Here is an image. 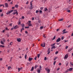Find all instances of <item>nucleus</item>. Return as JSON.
Instances as JSON below:
<instances>
[{
  "label": "nucleus",
  "instance_id": "f3484780",
  "mask_svg": "<svg viewBox=\"0 0 73 73\" xmlns=\"http://www.w3.org/2000/svg\"><path fill=\"white\" fill-rule=\"evenodd\" d=\"M18 7H19V5H15V8H17Z\"/></svg>",
  "mask_w": 73,
  "mask_h": 73
},
{
  "label": "nucleus",
  "instance_id": "8fccbe9b",
  "mask_svg": "<svg viewBox=\"0 0 73 73\" xmlns=\"http://www.w3.org/2000/svg\"><path fill=\"white\" fill-rule=\"evenodd\" d=\"M68 46H66V49H68Z\"/></svg>",
  "mask_w": 73,
  "mask_h": 73
},
{
  "label": "nucleus",
  "instance_id": "69168bd1",
  "mask_svg": "<svg viewBox=\"0 0 73 73\" xmlns=\"http://www.w3.org/2000/svg\"><path fill=\"white\" fill-rule=\"evenodd\" d=\"M34 19H35V18L34 17H33L32 18V20H34Z\"/></svg>",
  "mask_w": 73,
  "mask_h": 73
},
{
  "label": "nucleus",
  "instance_id": "473e14b6",
  "mask_svg": "<svg viewBox=\"0 0 73 73\" xmlns=\"http://www.w3.org/2000/svg\"><path fill=\"white\" fill-rule=\"evenodd\" d=\"M2 40H3V42H5L6 40H5V39H4V38H3L2 39Z\"/></svg>",
  "mask_w": 73,
  "mask_h": 73
},
{
  "label": "nucleus",
  "instance_id": "de8ad7c7",
  "mask_svg": "<svg viewBox=\"0 0 73 73\" xmlns=\"http://www.w3.org/2000/svg\"><path fill=\"white\" fill-rule=\"evenodd\" d=\"M45 36V35H43V37H44V38H46V36Z\"/></svg>",
  "mask_w": 73,
  "mask_h": 73
},
{
  "label": "nucleus",
  "instance_id": "412c9836",
  "mask_svg": "<svg viewBox=\"0 0 73 73\" xmlns=\"http://www.w3.org/2000/svg\"><path fill=\"white\" fill-rule=\"evenodd\" d=\"M72 50V48H70L68 50V52H70Z\"/></svg>",
  "mask_w": 73,
  "mask_h": 73
},
{
  "label": "nucleus",
  "instance_id": "7ed1b4c3",
  "mask_svg": "<svg viewBox=\"0 0 73 73\" xmlns=\"http://www.w3.org/2000/svg\"><path fill=\"white\" fill-rule=\"evenodd\" d=\"M17 41L19 42H20L21 41V39L20 38H17Z\"/></svg>",
  "mask_w": 73,
  "mask_h": 73
},
{
  "label": "nucleus",
  "instance_id": "2f4dec72",
  "mask_svg": "<svg viewBox=\"0 0 73 73\" xmlns=\"http://www.w3.org/2000/svg\"><path fill=\"white\" fill-rule=\"evenodd\" d=\"M10 45H13V42H11L10 43Z\"/></svg>",
  "mask_w": 73,
  "mask_h": 73
},
{
  "label": "nucleus",
  "instance_id": "cd10ccee",
  "mask_svg": "<svg viewBox=\"0 0 73 73\" xmlns=\"http://www.w3.org/2000/svg\"><path fill=\"white\" fill-rule=\"evenodd\" d=\"M23 30H24V29L23 28H22L21 30V32H22V31H23Z\"/></svg>",
  "mask_w": 73,
  "mask_h": 73
},
{
  "label": "nucleus",
  "instance_id": "a211bd4d",
  "mask_svg": "<svg viewBox=\"0 0 73 73\" xmlns=\"http://www.w3.org/2000/svg\"><path fill=\"white\" fill-rule=\"evenodd\" d=\"M21 25H22V28H24V27H25V25H24V24H22Z\"/></svg>",
  "mask_w": 73,
  "mask_h": 73
},
{
  "label": "nucleus",
  "instance_id": "58836bf2",
  "mask_svg": "<svg viewBox=\"0 0 73 73\" xmlns=\"http://www.w3.org/2000/svg\"><path fill=\"white\" fill-rule=\"evenodd\" d=\"M42 11L41 10L39 11V13H41V14L42 13Z\"/></svg>",
  "mask_w": 73,
  "mask_h": 73
},
{
  "label": "nucleus",
  "instance_id": "e433bc0d",
  "mask_svg": "<svg viewBox=\"0 0 73 73\" xmlns=\"http://www.w3.org/2000/svg\"><path fill=\"white\" fill-rule=\"evenodd\" d=\"M55 53L56 54H57L58 53V51H56Z\"/></svg>",
  "mask_w": 73,
  "mask_h": 73
},
{
  "label": "nucleus",
  "instance_id": "6e6d98bb",
  "mask_svg": "<svg viewBox=\"0 0 73 73\" xmlns=\"http://www.w3.org/2000/svg\"><path fill=\"white\" fill-rule=\"evenodd\" d=\"M25 28H27V29H28V28H29V26L28 27H25Z\"/></svg>",
  "mask_w": 73,
  "mask_h": 73
},
{
  "label": "nucleus",
  "instance_id": "f8f14e48",
  "mask_svg": "<svg viewBox=\"0 0 73 73\" xmlns=\"http://www.w3.org/2000/svg\"><path fill=\"white\" fill-rule=\"evenodd\" d=\"M23 69V67H21V68H18V70L19 72H20V70H21V69Z\"/></svg>",
  "mask_w": 73,
  "mask_h": 73
},
{
  "label": "nucleus",
  "instance_id": "ddd939ff",
  "mask_svg": "<svg viewBox=\"0 0 73 73\" xmlns=\"http://www.w3.org/2000/svg\"><path fill=\"white\" fill-rule=\"evenodd\" d=\"M57 48V46L56 47H55V46H52V47L51 48V49H55V48Z\"/></svg>",
  "mask_w": 73,
  "mask_h": 73
},
{
  "label": "nucleus",
  "instance_id": "338daca9",
  "mask_svg": "<svg viewBox=\"0 0 73 73\" xmlns=\"http://www.w3.org/2000/svg\"><path fill=\"white\" fill-rule=\"evenodd\" d=\"M15 7H12V9H15Z\"/></svg>",
  "mask_w": 73,
  "mask_h": 73
},
{
  "label": "nucleus",
  "instance_id": "c756f323",
  "mask_svg": "<svg viewBox=\"0 0 73 73\" xmlns=\"http://www.w3.org/2000/svg\"><path fill=\"white\" fill-rule=\"evenodd\" d=\"M40 54H37V57H38V58H39L40 57Z\"/></svg>",
  "mask_w": 73,
  "mask_h": 73
},
{
  "label": "nucleus",
  "instance_id": "5fc2aeb1",
  "mask_svg": "<svg viewBox=\"0 0 73 73\" xmlns=\"http://www.w3.org/2000/svg\"><path fill=\"white\" fill-rule=\"evenodd\" d=\"M64 36H62V37H61V39L63 40H64Z\"/></svg>",
  "mask_w": 73,
  "mask_h": 73
},
{
  "label": "nucleus",
  "instance_id": "052dcab7",
  "mask_svg": "<svg viewBox=\"0 0 73 73\" xmlns=\"http://www.w3.org/2000/svg\"><path fill=\"white\" fill-rule=\"evenodd\" d=\"M13 29H14V27H13L11 29V31H12V30H13Z\"/></svg>",
  "mask_w": 73,
  "mask_h": 73
},
{
  "label": "nucleus",
  "instance_id": "72a5a7b5",
  "mask_svg": "<svg viewBox=\"0 0 73 73\" xmlns=\"http://www.w3.org/2000/svg\"><path fill=\"white\" fill-rule=\"evenodd\" d=\"M40 29H43V27L41 26L40 27Z\"/></svg>",
  "mask_w": 73,
  "mask_h": 73
},
{
  "label": "nucleus",
  "instance_id": "20e7f679",
  "mask_svg": "<svg viewBox=\"0 0 73 73\" xmlns=\"http://www.w3.org/2000/svg\"><path fill=\"white\" fill-rule=\"evenodd\" d=\"M45 69L46 70V71H47L48 73H49V72H50V69H48V68H45Z\"/></svg>",
  "mask_w": 73,
  "mask_h": 73
},
{
  "label": "nucleus",
  "instance_id": "b1692460",
  "mask_svg": "<svg viewBox=\"0 0 73 73\" xmlns=\"http://www.w3.org/2000/svg\"><path fill=\"white\" fill-rule=\"evenodd\" d=\"M11 13V11H9L7 13H6V15H8V14H9Z\"/></svg>",
  "mask_w": 73,
  "mask_h": 73
},
{
  "label": "nucleus",
  "instance_id": "bf43d9fd",
  "mask_svg": "<svg viewBox=\"0 0 73 73\" xmlns=\"http://www.w3.org/2000/svg\"><path fill=\"white\" fill-rule=\"evenodd\" d=\"M5 30H8V31H9V29H8V28L6 27L5 28Z\"/></svg>",
  "mask_w": 73,
  "mask_h": 73
},
{
  "label": "nucleus",
  "instance_id": "2eb2a0df",
  "mask_svg": "<svg viewBox=\"0 0 73 73\" xmlns=\"http://www.w3.org/2000/svg\"><path fill=\"white\" fill-rule=\"evenodd\" d=\"M48 53L47 54H49V53H50V49L49 48L48 49Z\"/></svg>",
  "mask_w": 73,
  "mask_h": 73
},
{
  "label": "nucleus",
  "instance_id": "393cba45",
  "mask_svg": "<svg viewBox=\"0 0 73 73\" xmlns=\"http://www.w3.org/2000/svg\"><path fill=\"white\" fill-rule=\"evenodd\" d=\"M34 70V67H33L31 69V71H33Z\"/></svg>",
  "mask_w": 73,
  "mask_h": 73
},
{
  "label": "nucleus",
  "instance_id": "37998d69",
  "mask_svg": "<svg viewBox=\"0 0 73 73\" xmlns=\"http://www.w3.org/2000/svg\"><path fill=\"white\" fill-rule=\"evenodd\" d=\"M39 12V11H38V10H36V13H38V12Z\"/></svg>",
  "mask_w": 73,
  "mask_h": 73
},
{
  "label": "nucleus",
  "instance_id": "13d9d810",
  "mask_svg": "<svg viewBox=\"0 0 73 73\" xmlns=\"http://www.w3.org/2000/svg\"><path fill=\"white\" fill-rule=\"evenodd\" d=\"M71 25H69L68 26V28H69V27H71Z\"/></svg>",
  "mask_w": 73,
  "mask_h": 73
},
{
  "label": "nucleus",
  "instance_id": "a878e982",
  "mask_svg": "<svg viewBox=\"0 0 73 73\" xmlns=\"http://www.w3.org/2000/svg\"><path fill=\"white\" fill-rule=\"evenodd\" d=\"M10 69H11V67L9 66L8 68V70H9Z\"/></svg>",
  "mask_w": 73,
  "mask_h": 73
},
{
  "label": "nucleus",
  "instance_id": "a19ab883",
  "mask_svg": "<svg viewBox=\"0 0 73 73\" xmlns=\"http://www.w3.org/2000/svg\"><path fill=\"white\" fill-rule=\"evenodd\" d=\"M56 38V36L55 35L53 38V40H54Z\"/></svg>",
  "mask_w": 73,
  "mask_h": 73
},
{
  "label": "nucleus",
  "instance_id": "4d7b16f0",
  "mask_svg": "<svg viewBox=\"0 0 73 73\" xmlns=\"http://www.w3.org/2000/svg\"><path fill=\"white\" fill-rule=\"evenodd\" d=\"M20 24H21V22L19 21L18 24V25H20Z\"/></svg>",
  "mask_w": 73,
  "mask_h": 73
},
{
  "label": "nucleus",
  "instance_id": "423d86ee",
  "mask_svg": "<svg viewBox=\"0 0 73 73\" xmlns=\"http://www.w3.org/2000/svg\"><path fill=\"white\" fill-rule=\"evenodd\" d=\"M67 58H68V54H66L64 56V59H67Z\"/></svg>",
  "mask_w": 73,
  "mask_h": 73
},
{
  "label": "nucleus",
  "instance_id": "5701e85b",
  "mask_svg": "<svg viewBox=\"0 0 73 73\" xmlns=\"http://www.w3.org/2000/svg\"><path fill=\"white\" fill-rule=\"evenodd\" d=\"M63 20H64V19L62 18L61 19H59L58 21H63Z\"/></svg>",
  "mask_w": 73,
  "mask_h": 73
},
{
  "label": "nucleus",
  "instance_id": "4be33fe9",
  "mask_svg": "<svg viewBox=\"0 0 73 73\" xmlns=\"http://www.w3.org/2000/svg\"><path fill=\"white\" fill-rule=\"evenodd\" d=\"M38 67V65H36L35 66V69H36V68H37V67Z\"/></svg>",
  "mask_w": 73,
  "mask_h": 73
},
{
  "label": "nucleus",
  "instance_id": "9d476101",
  "mask_svg": "<svg viewBox=\"0 0 73 73\" xmlns=\"http://www.w3.org/2000/svg\"><path fill=\"white\" fill-rule=\"evenodd\" d=\"M5 4V7L6 8H8V4L7 3H6Z\"/></svg>",
  "mask_w": 73,
  "mask_h": 73
},
{
  "label": "nucleus",
  "instance_id": "f704fd0d",
  "mask_svg": "<svg viewBox=\"0 0 73 73\" xmlns=\"http://www.w3.org/2000/svg\"><path fill=\"white\" fill-rule=\"evenodd\" d=\"M69 72V70L68 69L67 70L65 71V73H68Z\"/></svg>",
  "mask_w": 73,
  "mask_h": 73
},
{
  "label": "nucleus",
  "instance_id": "39448f33",
  "mask_svg": "<svg viewBox=\"0 0 73 73\" xmlns=\"http://www.w3.org/2000/svg\"><path fill=\"white\" fill-rule=\"evenodd\" d=\"M41 46L43 47V48H44V47L45 46V43H44L42 44H41Z\"/></svg>",
  "mask_w": 73,
  "mask_h": 73
},
{
  "label": "nucleus",
  "instance_id": "680f3d73",
  "mask_svg": "<svg viewBox=\"0 0 73 73\" xmlns=\"http://www.w3.org/2000/svg\"><path fill=\"white\" fill-rule=\"evenodd\" d=\"M68 40H65L64 42H68Z\"/></svg>",
  "mask_w": 73,
  "mask_h": 73
},
{
  "label": "nucleus",
  "instance_id": "a18cd8bd",
  "mask_svg": "<svg viewBox=\"0 0 73 73\" xmlns=\"http://www.w3.org/2000/svg\"><path fill=\"white\" fill-rule=\"evenodd\" d=\"M5 30L4 29L3 31H2L3 33H4L5 32Z\"/></svg>",
  "mask_w": 73,
  "mask_h": 73
},
{
  "label": "nucleus",
  "instance_id": "4c0bfd02",
  "mask_svg": "<svg viewBox=\"0 0 73 73\" xmlns=\"http://www.w3.org/2000/svg\"><path fill=\"white\" fill-rule=\"evenodd\" d=\"M57 58V57H55V58L54 59V60L55 61L56 59Z\"/></svg>",
  "mask_w": 73,
  "mask_h": 73
},
{
  "label": "nucleus",
  "instance_id": "49530a36",
  "mask_svg": "<svg viewBox=\"0 0 73 73\" xmlns=\"http://www.w3.org/2000/svg\"><path fill=\"white\" fill-rule=\"evenodd\" d=\"M67 12L69 13L70 12V10H68L67 11Z\"/></svg>",
  "mask_w": 73,
  "mask_h": 73
},
{
  "label": "nucleus",
  "instance_id": "4468645a",
  "mask_svg": "<svg viewBox=\"0 0 73 73\" xmlns=\"http://www.w3.org/2000/svg\"><path fill=\"white\" fill-rule=\"evenodd\" d=\"M44 12H46V11H48V9H47V8H45L44 9Z\"/></svg>",
  "mask_w": 73,
  "mask_h": 73
},
{
  "label": "nucleus",
  "instance_id": "c85d7f7f",
  "mask_svg": "<svg viewBox=\"0 0 73 73\" xmlns=\"http://www.w3.org/2000/svg\"><path fill=\"white\" fill-rule=\"evenodd\" d=\"M33 6V5H31V6L29 8V9H32V6Z\"/></svg>",
  "mask_w": 73,
  "mask_h": 73
},
{
  "label": "nucleus",
  "instance_id": "6e6552de",
  "mask_svg": "<svg viewBox=\"0 0 73 73\" xmlns=\"http://www.w3.org/2000/svg\"><path fill=\"white\" fill-rule=\"evenodd\" d=\"M14 29H17L19 28V26L18 25H16L15 26L13 27Z\"/></svg>",
  "mask_w": 73,
  "mask_h": 73
},
{
  "label": "nucleus",
  "instance_id": "1a4fd4ad",
  "mask_svg": "<svg viewBox=\"0 0 73 73\" xmlns=\"http://www.w3.org/2000/svg\"><path fill=\"white\" fill-rule=\"evenodd\" d=\"M61 40V39L60 38H59L56 40L57 42H60Z\"/></svg>",
  "mask_w": 73,
  "mask_h": 73
},
{
  "label": "nucleus",
  "instance_id": "0e129e2a",
  "mask_svg": "<svg viewBox=\"0 0 73 73\" xmlns=\"http://www.w3.org/2000/svg\"><path fill=\"white\" fill-rule=\"evenodd\" d=\"M13 10H11V11H10V13H11V12H13Z\"/></svg>",
  "mask_w": 73,
  "mask_h": 73
},
{
  "label": "nucleus",
  "instance_id": "c9c22d12",
  "mask_svg": "<svg viewBox=\"0 0 73 73\" xmlns=\"http://www.w3.org/2000/svg\"><path fill=\"white\" fill-rule=\"evenodd\" d=\"M56 44V43H54V44H51V46H53V45H54Z\"/></svg>",
  "mask_w": 73,
  "mask_h": 73
},
{
  "label": "nucleus",
  "instance_id": "864d4df0",
  "mask_svg": "<svg viewBox=\"0 0 73 73\" xmlns=\"http://www.w3.org/2000/svg\"><path fill=\"white\" fill-rule=\"evenodd\" d=\"M22 19H24V18H25V17H24V16H23L22 17Z\"/></svg>",
  "mask_w": 73,
  "mask_h": 73
},
{
  "label": "nucleus",
  "instance_id": "9b49d317",
  "mask_svg": "<svg viewBox=\"0 0 73 73\" xmlns=\"http://www.w3.org/2000/svg\"><path fill=\"white\" fill-rule=\"evenodd\" d=\"M33 59V58L30 57L29 59V61H31V60H32Z\"/></svg>",
  "mask_w": 73,
  "mask_h": 73
},
{
  "label": "nucleus",
  "instance_id": "f03ea898",
  "mask_svg": "<svg viewBox=\"0 0 73 73\" xmlns=\"http://www.w3.org/2000/svg\"><path fill=\"white\" fill-rule=\"evenodd\" d=\"M29 23H28V25H29V27H33L32 26V24H31V21H28Z\"/></svg>",
  "mask_w": 73,
  "mask_h": 73
},
{
  "label": "nucleus",
  "instance_id": "c03bdc74",
  "mask_svg": "<svg viewBox=\"0 0 73 73\" xmlns=\"http://www.w3.org/2000/svg\"><path fill=\"white\" fill-rule=\"evenodd\" d=\"M44 8V7H41L40 8V9L41 10H42Z\"/></svg>",
  "mask_w": 73,
  "mask_h": 73
},
{
  "label": "nucleus",
  "instance_id": "ea45409f",
  "mask_svg": "<svg viewBox=\"0 0 73 73\" xmlns=\"http://www.w3.org/2000/svg\"><path fill=\"white\" fill-rule=\"evenodd\" d=\"M70 64L71 65H72V66L73 67V64L72 62H70Z\"/></svg>",
  "mask_w": 73,
  "mask_h": 73
},
{
  "label": "nucleus",
  "instance_id": "f257e3e1",
  "mask_svg": "<svg viewBox=\"0 0 73 73\" xmlns=\"http://www.w3.org/2000/svg\"><path fill=\"white\" fill-rule=\"evenodd\" d=\"M42 68V67H41V66H40V69H38L37 70V72L38 73H40V72H41V69Z\"/></svg>",
  "mask_w": 73,
  "mask_h": 73
},
{
  "label": "nucleus",
  "instance_id": "774afa93",
  "mask_svg": "<svg viewBox=\"0 0 73 73\" xmlns=\"http://www.w3.org/2000/svg\"><path fill=\"white\" fill-rule=\"evenodd\" d=\"M0 61H2V60H3V59L2 58H0Z\"/></svg>",
  "mask_w": 73,
  "mask_h": 73
},
{
  "label": "nucleus",
  "instance_id": "6ab92c4d",
  "mask_svg": "<svg viewBox=\"0 0 73 73\" xmlns=\"http://www.w3.org/2000/svg\"><path fill=\"white\" fill-rule=\"evenodd\" d=\"M0 47L1 48H4V47H5V46L3 45H0Z\"/></svg>",
  "mask_w": 73,
  "mask_h": 73
},
{
  "label": "nucleus",
  "instance_id": "603ef678",
  "mask_svg": "<svg viewBox=\"0 0 73 73\" xmlns=\"http://www.w3.org/2000/svg\"><path fill=\"white\" fill-rule=\"evenodd\" d=\"M34 60H37V56H36L35 58H34Z\"/></svg>",
  "mask_w": 73,
  "mask_h": 73
},
{
  "label": "nucleus",
  "instance_id": "3c124183",
  "mask_svg": "<svg viewBox=\"0 0 73 73\" xmlns=\"http://www.w3.org/2000/svg\"><path fill=\"white\" fill-rule=\"evenodd\" d=\"M60 31V29H58L56 30L57 32H58Z\"/></svg>",
  "mask_w": 73,
  "mask_h": 73
},
{
  "label": "nucleus",
  "instance_id": "aec40b11",
  "mask_svg": "<svg viewBox=\"0 0 73 73\" xmlns=\"http://www.w3.org/2000/svg\"><path fill=\"white\" fill-rule=\"evenodd\" d=\"M73 69V68H70L69 69V71H72V70Z\"/></svg>",
  "mask_w": 73,
  "mask_h": 73
},
{
  "label": "nucleus",
  "instance_id": "bb28decb",
  "mask_svg": "<svg viewBox=\"0 0 73 73\" xmlns=\"http://www.w3.org/2000/svg\"><path fill=\"white\" fill-rule=\"evenodd\" d=\"M1 44H2V45H3L4 44V42H3L1 41Z\"/></svg>",
  "mask_w": 73,
  "mask_h": 73
},
{
  "label": "nucleus",
  "instance_id": "0eeeda50",
  "mask_svg": "<svg viewBox=\"0 0 73 73\" xmlns=\"http://www.w3.org/2000/svg\"><path fill=\"white\" fill-rule=\"evenodd\" d=\"M66 31V29H64L62 31V32H63L62 34H64V33H68V31Z\"/></svg>",
  "mask_w": 73,
  "mask_h": 73
},
{
  "label": "nucleus",
  "instance_id": "e2e57ef3",
  "mask_svg": "<svg viewBox=\"0 0 73 73\" xmlns=\"http://www.w3.org/2000/svg\"><path fill=\"white\" fill-rule=\"evenodd\" d=\"M30 5H32V2H31L30 3Z\"/></svg>",
  "mask_w": 73,
  "mask_h": 73
},
{
  "label": "nucleus",
  "instance_id": "79ce46f5",
  "mask_svg": "<svg viewBox=\"0 0 73 73\" xmlns=\"http://www.w3.org/2000/svg\"><path fill=\"white\" fill-rule=\"evenodd\" d=\"M27 54H25V59H27Z\"/></svg>",
  "mask_w": 73,
  "mask_h": 73
},
{
  "label": "nucleus",
  "instance_id": "09e8293b",
  "mask_svg": "<svg viewBox=\"0 0 73 73\" xmlns=\"http://www.w3.org/2000/svg\"><path fill=\"white\" fill-rule=\"evenodd\" d=\"M47 60L46 57H45L44 58V60Z\"/></svg>",
  "mask_w": 73,
  "mask_h": 73
},
{
  "label": "nucleus",
  "instance_id": "7c9ffc66",
  "mask_svg": "<svg viewBox=\"0 0 73 73\" xmlns=\"http://www.w3.org/2000/svg\"><path fill=\"white\" fill-rule=\"evenodd\" d=\"M56 61H54V63H53L54 65H55V64H56Z\"/></svg>",
  "mask_w": 73,
  "mask_h": 73
},
{
  "label": "nucleus",
  "instance_id": "dca6fc26",
  "mask_svg": "<svg viewBox=\"0 0 73 73\" xmlns=\"http://www.w3.org/2000/svg\"><path fill=\"white\" fill-rule=\"evenodd\" d=\"M16 14L17 15H18V13H17V11H16V12H14L13 13V15H15V14Z\"/></svg>",
  "mask_w": 73,
  "mask_h": 73
}]
</instances>
